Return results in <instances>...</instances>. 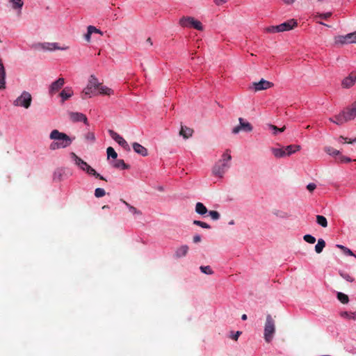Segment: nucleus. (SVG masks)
Listing matches in <instances>:
<instances>
[{
	"label": "nucleus",
	"instance_id": "39",
	"mask_svg": "<svg viewBox=\"0 0 356 356\" xmlns=\"http://www.w3.org/2000/svg\"><path fill=\"white\" fill-rule=\"evenodd\" d=\"M268 127H269V129L273 130V134L274 135H276L277 134V132H283L286 129L285 126L282 127V128H278L273 124H269Z\"/></svg>",
	"mask_w": 356,
	"mask_h": 356
},
{
	"label": "nucleus",
	"instance_id": "60",
	"mask_svg": "<svg viewBox=\"0 0 356 356\" xmlns=\"http://www.w3.org/2000/svg\"><path fill=\"white\" fill-rule=\"evenodd\" d=\"M3 69H5L4 66L3 65V63H2L1 60L0 59V70H3Z\"/></svg>",
	"mask_w": 356,
	"mask_h": 356
},
{
	"label": "nucleus",
	"instance_id": "13",
	"mask_svg": "<svg viewBox=\"0 0 356 356\" xmlns=\"http://www.w3.org/2000/svg\"><path fill=\"white\" fill-rule=\"evenodd\" d=\"M70 155L71 159L74 161V163L82 170L85 171V168L88 167V164L79 157L74 152H71Z\"/></svg>",
	"mask_w": 356,
	"mask_h": 356
},
{
	"label": "nucleus",
	"instance_id": "59",
	"mask_svg": "<svg viewBox=\"0 0 356 356\" xmlns=\"http://www.w3.org/2000/svg\"><path fill=\"white\" fill-rule=\"evenodd\" d=\"M248 318V316L246 314H243L242 316H241V319L243 321H245L246 319Z\"/></svg>",
	"mask_w": 356,
	"mask_h": 356
},
{
	"label": "nucleus",
	"instance_id": "33",
	"mask_svg": "<svg viewBox=\"0 0 356 356\" xmlns=\"http://www.w3.org/2000/svg\"><path fill=\"white\" fill-rule=\"evenodd\" d=\"M325 152L331 156H339L340 154V152L332 147H325Z\"/></svg>",
	"mask_w": 356,
	"mask_h": 356
},
{
	"label": "nucleus",
	"instance_id": "15",
	"mask_svg": "<svg viewBox=\"0 0 356 356\" xmlns=\"http://www.w3.org/2000/svg\"><path fill=\"white\" fill-rule=\"evenodd\" d=\"M297 22L292 19L280 24L279 26L281 29V32H283L293 29L294 27L297 26Z\"/></svg>",
	"mask_w": 356,
	"mask_h": 356
},
{
	"label": "nucleus",
	"instance_id": "3",
	"mask_svg": "<svg viewBox=\"0 0 356 356\" xmlns=\"http://www.w3.org/2000/svg\"><path fill=\"white\" fill-rule=\"evenodd\" d=\"M232 159L229 150L227 149L222 155V159H220L213 166L212 172L215 176L222 178L225 172L229 168V162Z\"/></svg>",
	"mask_w": 356,
	"mask_h": 356
},
{
	"label": "nucleus",
	"instance_id": "35",
	"mask_svg": "<svg viewBox=\"0 0 356 356\" xmlns=\"http://www.w3.org/2000/svg\"><path fill=\"white\" fill-rule=\"evenodd\" d=\"M47 49L49 50H55V49L66 50L68 49V47H58L57 43H48Z\"/></svg>",
	"mask_w": 356,
	"mask_h": 356
},
{
	"label": "nucleus",
	"instance_id": "6",
	"mask_svg": "<svg viewBox=\"0 0 356 356\" xmlns=\"http://www.w3.org/2000/svg\"><path fill=\"white\" fill-rule=\"evenodd\" d=\"M179 24L182 27H193L198 31L203 30L202 23L192 17H183L179 19Z\"/></svg>",
	"mask_w": 356,
	"mask_h": 356
},
{
	"label": "nucleus",
	"instance_id": "12",
	"mask_svg": "<svg viewBox=\"0 0 356 356\" xmlns=\"http://www.w3.org/2000/svg\"><path fill=\"white\" fill-rule=\"evenodd\" d=\"M108 133L110 136L115 140L120 146L123 147L124 148L127 149L129 148V145L127 143V141L121 136H120L117 132L114 131L113 130H108Z\"/></svg>",
	"mask_w": 356,
	"mask_h": 356
},
{
	"label": "nucleus",
	"instance_id": "51",
	"mask_svg": "<svg viewBox=\"0 0 356 356\" xmlns=\"http://www.w3.org/2000/svg\"><path fill=\"white\" fill-rule=\"evenodd\" d=\"M241 332L237 331L233 336H232V339L235 341H237L239 336L241 335Z\"/></svg>",
	"mask_w": 356,
	"mask_h": 356
},
{
	"label": "nucleus",
	"instance_id": "46",
	"mask_svg": "<svg viewBox=\"0 0 356 356\" xmlns=\"http://www.w3.org/2000/svg\"><path fill=\"white\" fill-rule=\"evenodd\" d=\"M88 29H89V33H97L101 35H103V33L99 29H97L96 27L93 26H88Z\"/></svg>",
	"mask_w": 356,
	"mask_h": 356
},
{
	"label": "nucleus",
	"instance_id": "19",
	"mask_svg": "<svg viewBox=\"0 0 356 356\" xmlns=\"http://www.w3.org/2000/svg\"><path fill=\"white\" fill-rule=\"evenodd\" d=\"M193 130L189 127L181 126L179 131V135L184 138L187 139L192 136Z\"/></svg>",
	"mask_w": 356,
	"mask_h": 356
},
{
	"label": "nucleus",
	"instance_id": "26",
	"mask_svg": "<svg viewBox=\"0 0 356 356\" xmlns=\"http://www.w3.org/2000/svg\"><path fill=\"white\" fill-rule=\"evenodd\" d=\"M195 211L200 215H204L208 212V210L202 203L197 202L195 205Z\"/></svg>",
	"mask_w": 356,
	"mask_h": 356
},
{
	"label": "nucleus",
	"instance_id": "47",
	"mask_svg": "<svg viewBox=\"0 0 356 356\" xmlns=\"http://www.w3.org/2000/svg\"><path fill=\"white\" fill-rule=\"evenodd\" d=\"M341 139L344 140V143L353 144L354 143H356V138L355 139L351 140V139H349L348 138H345V137L341 136L339 137V140H341Z\"/></svg>",
	"mask_w": 356,
	"mask_h": 356
},
{
	"label": "nucleus",
	"instance_id": "17",
	"mask_svg": "<svg viewBox=\"0 0 356 356\" xmlns=\"http://www.w3.org/2000/svg\"><path fill=\"white\" fill-rule=\"evenodd\" d=\"M133 149L136 153L143 156H145L147 155V149L138 143H133Z\"/></svg>",
	"mask_w": 356,
	"mask_h": 356
},
{
	"label": "nucleus",
	"instance_id": "11",
	"mask_svg": "<svg viewBox=\"0 0 356 356\" xmlns=\"http://www.w3.org/2000/svg\"><path fill=\"white\" fill-rule=\"evenodd\" d=\"M65 79L63 78H58L56 81H54L49 88V94L52 96L58 92L64 86Z\"/></svg>",
	"mask_w": 356,
	"mask_h": 356
},
{
	"label": "nucleus",
	"instance_id": "42",
	"mask_svg": "<svg viewBox=\"0 0 356 356\" xmlns=\"http://www.w3.org/2000/svg\"><path fill=\"white\" fill-rule=\"evenodd\" d=\"M303 238L306 242L310 244H314L316 242V238L310 234L305 235Z\"/></svg>",
	"mask_w": 356,
	"mask_h": 356
},
{
	"label": "nucleus",
	"instance_id": "29",
	"mask_svg": "<svg viewBox=\"0 0 356 356\" xmlns=\"http://www.w3.org/2000/svg\"><path fill=\"white\" fill-rule=\"evenodd\" d=\"M113 167L121 169H128L129 166L127 165L124 160L118 159L113 163Z\"/></svg>",
	"mask_w": 356,
	"mask_h": 356
},
{
	"label": "nucleus",
	"instance_id": "20",
	"mask_svg": "<svg viewBox=\"0 0 356 356\" xmlns=\"http://www.w3.org/2000/svg\"><path fill=\"white\" fill-rule=\"evenodd\" d=\"M188 246L184 245L178 248L175 252V256L178 258L185 257L188 252Z\"/></svg>",
	"mask_w": 356,
	"mask_h": 356
},
{
	"label": "nucleus",
	"instance_id": "1",
	"mask_svg": "<svg viewBox=\"0 0 356 356\" xmlns=\"http://www.w3.org/2000/svg\"><path fill=\"white\" fill-rule=\"evenodd\" d=\"M49 138L54 140L49 145L51 150L66 148L72 143V139L66 134L60 132L57 129H54L49 134Z\"/></svg>",
	"mask_w": 356,
	"mask_h": 356
},
{
	"label": "nucleus",
	"instance_id": "14",
	"mask_svg": "<svg viewBox=\"0 0 356 356\" xmlns=\"http://www.w3.org/2000/svg\"><path fill=\"white\" fill-rule=\"evenodd\" d=\"M70 120L74 122H83L84 124H88V119L86 115L81 113L72 112L70 114Z\"/></svg>",
	"mask_w": 356,
	"mask_h": 356
},
{
	"label": "nucleus",
	"instance_id": "4",
	"mask_svg": "<svg viewBox=\"0 0 356 356\" xmlns=\"http://www.w3.org/2000/svg\"><path fill=\"white\" fill-rule=\"evenodd\" d=\"M99 86L98 79L94 76L91 75L88 80L87 86L83 90L81 97L82 99H86L90 97L92 95H96V90H97Z\"/></svg>",
	"mask_w": 356,
	"mask_h": 356
},
{
	"label": "nucleus",
	"instance_id": "38",
	"mask_svg": "<svg viewBox=\"0 0 356 356\" xmlns=\"http://www.w3.org/2000/svg\"><path fill=\"white\" fill-rule=\"evenodd\" d=\"M200 269L202 273L207 274V275H212L213 273V270L211 269V268L209 266H202L200 267Z\"/></svg>",
	"mask_w": 356,
	"mask_h": 356
},
{
	"label": "nucleus",
	"instance_id": "58",
	"mask_svg": "<svg viewBox=\"0 0 356 356\" xmlns=\"http://www.w3.org/2000/svg\"><path fill=\"white\" fill-rule=\"evenodd\" d=\"M284 1L287 4H291L294 2V0H284Z\"/></svg>",
	"mask_w": 356,
	"mask_h": 356
},
{
	"label": "nucleus",
	"instance_id": "18",
	"mask_svg": "<svg viewBox=\"0 0 356 356\" xmlns=\"http://www.w3.org/2000/svg\"><path fill=\"white\" fill-rule=\"evenodd\" d=\"M97 90H99V93L104 95H108L111 96V95H113V90L108 88L107 86H105L102 85V83L99 82V86Z\"/></svg>",
	"mask_w": 356,
	"mask_h": 356
},
{
	"label": "nucleus",
	"instance_id": "40",
	"mask_svg": "<svg viewBox=\"0 0 356 356\" xmlns=\"http://www.w3.org/2000/svg\"><path fill=\"white\" fill-rule=\"evenodd\" d=\"M106 194L105 190L102 188H97L95 191V195L96 197H102Z\"/></svg>",
	"mask_w": 356,
	"mask_h": 356
},
{
	"label": "nucleus",
	"instance_id": "16",
	"mask_svg": "<svg viewBox=\"0 0 356 356\" xmlns=\"http://www.w3.org/2000/svg\"><path fill=\"white\" fill-rule=\"evenodd\" d=\"M73 95V90L70 87L65 88L59 94V96L61 97L62 102H64L65 100L70 99Z\"/></svg>",
	"mask_w": 356,
	"mask_h": 356
},
{
	"label": "nucleus",
	"instance_id": "61",
	"mask_svg": "<svg viewBox=\"0 0 356 356\" xmlns=\"http://www.w3.org/2000/svg\"><path fill=\"white\" fill-rule=\"evenodd\" d=\"M109 209V206L108 205H104L102 207V209Z\"/></svg>",
	"mask_w": 356,
	"mask_h": 356
},
{
	"label": "nucleus",
	"instance_id": "53",
	"mask_svg": "<svg viewBox=\"0 0 356 356\" xmlns=\"http://www.w3.org/2000/svg\"><path fill=\"white\" fill-rule=\"evenodd\" d=\"M227 1V0H214V3L217 5V6H220L225 3H226Z\"/></svg>",
	"mask_w": 356,
	"mask_h": 356
},
{
	"label": "nucleus",
	"instance_id": "32",
	"mask_svg": "<svg viewBox=\"0 0 356 356\" xmlns=\"http://www.w3.org/2000/svg\"><path fill=\"white\" fill-rule=\"evenodd\" d=\"M316 222L318 225H320L323 227H326L327 226V219L323 216H321V215L316 216Z\"/></svg>",
	"mask_w": 356,
	"mask_h": 356
},
{
	"label": "nucleus",
	"instance_id": "62",
	"mask_svg": "<svg viewBox=\"0 0 356 356\" xmlns=\"http://www.w3.org/2000/svg\"><path fill=\"white\" fill-rule=\"evenodd\" d=\"M58 179L59 181L61 180V174L60 173L58 175Z\"/></svg>",
	"mask_w": 356,
	"mask_h": 356
},
{
	"label": "nucleus",
	"instance_id": "28",
	"mask_svg": "<svg viewBox=\"0 0 356 356\" xmlns=\"http://www.w3.org/2000/svg\"><path fill=\"white\" fill-rule=\"evenodd\" d=\"M336 247L341 250L345 254L348 256H353L356 258V255L352 252L351 250L347 247L339 244L336 245Z\"/></svg>",
	"mask_w": 356,
	"mask_h": 356
},
{
	"label": "nucleus",
	"instance_id": "52",
	"mask_svg": "<svg viewBox=\"0 0 356 356\" xmlns=\"http://www.w3.org/2000/svg\"><path fill=\"white\" fill-rule=\"evenodd\" d=\"M193 241L195 243H199L201 241V236L200 235H195L193 236Z\"/></svg>",
	"mask_w": 356,
	"mask_h": 356
},
{
	"label": "nucleus",
	"instance_id": "7",
	"mask_svg": "<svg viewBox=\"0 0 356 356\" xmlns=\"http://www.w3.org/2000/svg\"><path fill=\"white\" fill-rule=\"evenodd\" d=\"M31 95L29 92L24 91L22 95L15 100L14 105L29 108L31 106Z\"/></svg>",
	"mask_w": 356,
	"mask_h": 356
},
{
	"label": "nucleus",
	"instance_id": "57",
	"mask_svg": "<svg viewBox=\"0 0 356 356\" xmlns=\"http://www.w3.org/2000/svg\"><path fill=\"white\" fill-rule=\"evenodd\" d=\"M146 42L148 43L150 46H152L153 44L152 43V41L151 40L150 38H148L147 40H146Z\"/></svg>",
	"mask_w": 356,
	"mask_h": 356
},
{
	"label": "nucleus",
	"instance_id": "10",
	"mask_svg": "<svg viewBox=\"0 0 356 356\" xmlns=\"http://www.w3.org/2000/svg\"><path fill=\"white\" fill-rule=\"evenodd\" d=\"M273 86V83L264 79H261L259 82H254L251 86L255 92L266 90Z\"/></svg>",
	"mask_w": 356,
	"mask_h": 356
},
{
	"label": "nucleus",
	"instance_id": "24",
	"mask_svg": "<svg viewBox=\"0 0 356 356\" xmlns=\"http://www.w3.org/2000/svg\"><path fill=\"white\" fill-rule=\"evenodd\" d=\"M85 171L90 175H93L96 178H99L101 180H106V179L102 177L101 175L97 173L95 169H93L90 165H88L86 168H85Z\"/></svg>",
	"mask_w": 356,
	"mask_h": 356
},
{
	"label": "nucleus",
	"instance_id": "41",
	"mask_svg": "<svg viewBox=\"0 0 356 356\" xmlns=\"http://www.w3.org/2000/svg\"><path fill=\"white\" fill-rule=\"evenodd\" d=\"M193 224L196 225H198V226H200V227H201L202 228H205V229H210L211 228V226L209 224H207V223H206L204 222L200 221V220H195L193 221Z\"/></svg>",
	"mask_w": 356,
	"mask_h": 356
},
{
	"label": "nucleus",
	"instance_id": "50",
	"mask_svg": "<svg viewBox=\"0 0 356 356\" xmlns=\"http://www.w3.org/2000/svg\"><path fill=\"white\" fill-rule=\"evenodd\" d=\"M6 88V79H0V90H3Z\"/></svg>",
	"mask_w": 356,
	"mask_h": 356
},
{
	"label": "nucleus",
	"instance_id": "30",
	"mask_svg": "<svg viewBox=\"0 0 356 356\" xmlns=\"http://www.w3.org/2000/svg\"><path fill=\"white\" fill-rule=\"evenodd\" d=\"M340 316L342 318L346 319H356V312H342L340 313Z\"/></svg>",
	"mask_w": 356,
	"mask_h": 356
},
{
	"label": "nucleus",
	"instance_id": "36",
	"mask_svg": "<svg viewBox=\"0 0 356 356\" xmlns=\"http://www.w3.org/2000/svg\"><path fill=\"white\" fill-rule=\"evenodd\" d=\"M280 29H281L280 28V26L277 25V26H268V27L265 29V31L267 33H280V32H281Z\"/></svg>",
	"mask_w": 356,
	"mask_h": 356
},
{
	"label": "nucleus",
	"instance_id": "43",
	"mask_svg": "<svg viewBox=\"0 0 356 356\" xmlns=\"http://www.w3.org/2000/svg\"><path fill=\"white\" fill-rule=\"evenodd\" d=\"M338 162L340 163H349L351 161V159L343 155L339 154V157L337 159Z\"/></svg>",
	"mask_w": 356,
	"mask_h": 356
},
{
	"label": "nucleus",
	"instance_id": "27",
	"mask_svg": "<svg viewBox=\"0 0 356 356\" xmlns=\"http://www.w3.org/2000/svg\"><path fill=\"white\" fill-rule=\"evenodd\" d=\"M325 247V241L323 238H319L318 240L317 244L315 246L316 252L318 254L321 253Z\"/></svg>",
	"mask_w": 356,
	"mask_h": 356
},
{
	"label": "nucleus",
	"instance_id": "55",
	"mask_svg": "<svg viewBox=\"0 0 356 356\" xmlns=\"http://www.w3.org/2000/svg\"><path fill=\"white\" fill-rule=\"evenodd\" d=\"M92 33H89V29H88L87 33L85 35V39L86 41L90 42V36Z\"/></svg>",
	"mask_w": 356,
	"mask_h": 356
},
{
	"label": "nucleus",
	"instance_id": "9",
	"mask_svg": "<svg viewBox=\"0 0 356 356\" xmlns=\"http://www.w3.org/2000/svg\"><path fill=\"white\" fill-rule=\"evenodd\" d=\"M238 121L239 124L232 129L233 134H236L239 133L241 131H243L245 132H250L252 131L253 128L250 123L245 121L244 119L242 118H239Z\"/></svg>",
	"mask_w": 356,
	"mask_h": 356
},
{
	"label": "nucleus",
	"instance_id": "34",
	"mask_svg": "<svg viewBox=\"0 0 356 356\" xmlns=\"http://www.w3.org/2000/svg\"><path fill=\"white\" fill-rule=\"evenodd\" d=\"M10 2L13 9H21L24 4L22 0H10Z\"/></svg>",
	"mask_w": 356,
	"mask_h": 356
},
{
	"label": "nucleus",
	"instance_id": "48",
	"mask_svg": "<svg viewBox=\"0 0 356 356\" xmlns=\"http://www.w3.org/2000/svg\"><path fill=\"white\" fill-rule=\"evenodd\" d=\"M341 275L347 281L350 282H353L354 281V279L350 276L348 274H342L341 273Z\"/></svg>",
	"mask_w": 356,
	"mask_h": 356
},
{
	"label": "nucleus",
	"instance_id": "31",
	"mask_svg": "<svg viewBox=\"0 0 356 356\" xmlns=\"http://www.w3.org/2000/svg\"><path fill=\"white\" fill-rule=\"evenodd\" d=\"M337 296V299L343 304H347L349 301L348 296L342 292H338Z\"/></svg>",
	"mask_w": 356,
	"mask_h": 356
},
{
	"label": "nucleus",
	"instance_id": "5",
	"mask_svg": "<svg viewBox=\"0 0 356 356\" xmlns=\"http://www.w3.org/2000/svg\"><path fill=\"white\" fill-rule=\"evenodd\" d=\"M275 331V321L270 314L266 316V321L264 327V339L266 342L271 341L273 337V334Z\"/></svg>",
	"mask_w": 356,
	"mask_h": 356
},
{
	"label": "nucleus",
	"instance_id": "21",
	"mask_svg": "<svg viewBox=\"0 0 356 356\" xmlns=\"http://www.w3.org/2000/svg\"><path fill=\"white\" fill-rule=\"evenodd\" d=\"M300 146L298 145H290L284 149L286 150V156H290L293 153H295L300 149Z\"/></svg>",
	"mask_w": 356,
	"mask_h": 356
},
{
	"label": "nucleus",
	"instance_id": "54",
	"mask_svg": "<svg viewBox=\"0 0 356 356\" xmlns=\"http://www.w3.org/2000/svg\"><path fill=\"white\" fill-rule=\"evenodd\" d=\"M86 138L88 139V140H95V136L92 133H88L87 135H86Z\"/></svg>",
	"mask_w": 356,
	"mask_h": 356
},
{
	"label": "nucleus",
	"instance_id": "8",
	"mask_svg": "<svg viewBox=\"0 0 356 356\" xmlns=\"http://www.w3.org/2000/svg\"><path fill=\"white\" fill-rule=\"evenodd\" d=\"M336 44H345L356 42V32L348 33L346 35H338L334 38Z\"/></svg>",
	"mask_w": 356,
	"mask_h": 356
},
{
	"label": "nucleus",
	"instance_id": "22",
	"mask_svg": "<svg viewBox=\"0 0 356 356\" xmlns=\"http://www.w3.org/2000/svg\"><path fill=\"white\" fill-rule=\"evenodd\" d=\"M355 81H356V76L353 77L352 76H349L343 80L342 86L344 88H348L355 84Z\"/></svg>",
	"mask_w": 356,
	"mask_h": 356
},
{
	"label": "nucleus",
	"instance_id": "2",
	"mask_svg": "<svg viewBox=\"0 0 356 356\" xmlns=\"http://www.w3.org/2000/svg\"><path fill=\"white\" fill-rule=\"evenodd\" d=\"M355 117L356 101L351 104L350 108H347L346 110L343 111L338 115H334L333 118H330L329 120L338 125H341L349 120H353Z\"/></svg>",
	"mask_w": 356,
	"mask_h": 356
},
{
	"label": "nucleus",
	"instance_id": "64",
	"mask_svg": "<svg viewBox=\"0 0 356 356\" xmlns=\"http://www.w3.org/2000/svg\"><path fill=\"white\" fill-rule=\"evenodd\" d=\"M56 175H57V172H55V173H54V179H56Z\"/></svg>",
	"mask_w": 356,
	"mask_h": 356
},
{
	"label": "nucleus",
	"instance_id": "63",
	"mask_svg": "<svg viewBox=\"0 0 356 356\" xmlns=\"http://www.w3.org/2000/svg\"><path fill=\"white\" fill-rule=\"evenodd\" d=\"M56 142H63V139H56Z\"/></svg>",
	"mask_w": 356,
	"mask_h": 356
},
{
	"label": "nucleus",
	"instance_id": "56",
	"mask_svg": "<svg viewBox=\"0 0 356 356\" xmlns=\"http://www.w3.org/2000/svg\"><path fill=\"white\" fill-rule=\"evenodd\" d=\"M0 79H6V70H5V69L0 70Z\"/></svg>",
	"mask_w": 356,
	"mask_h": 356
},
{
	"label": "nucleus",
	"instance_id": "37",
	"mask_svg": "<svg viewBox=\"0 0 356 356\" xmlns=\"http://www.w3.org/2000/svg\"><path fill=\"white\" fill-rule=\"evenodd\" d=\"M106 152L108 158L112 157L113 159H116L118 157V154L112 147H108Z\"/></svg>",
	"mask_w": 356,
	"mask_h": 356
},
{
	"label": "nucleus",
	"instance_id": "23",
	"mask_svg": "<svg viewBox=\"0 0 356 356\" xmlns=\"http://www.w3.org/2000/svg\"><path fill=\"white\" fill-rule=\"evenodd\" d=\"M271 152H272L273 154L275 156V157H276V158H282V157L286 156V150L284 149V147H282V148L273 147V148H271Z\"/></svg>",
	"mask_w": 356,
	"mask_h": 356
},
{
	"label": "nucleus",
	"instance_id": "25",
	"mask_svg": "<svg viewBox=\"0 0 356 356\" xmlns=\"http://www.w3.org/2000/svg\"><path fill=\"white\" fill-rule=\"evenodd\" d=\"M120 201L122 202H123L129 209V211L133 213L134 215H138V216H141L142 215V211L138 210V209H136V207H134V206H131V204H129L127 202H126L125 200L121 199Z\"/></svg>",
	"mask_w": 356,
	"mask_h": 356
},
{
	"label": "nucleus",
	"instance_id": "45",
	"mask_svg": "<svg viewBox=\"0 0 356 356\" xmlns=\"http://www.w3.org/2000/svg\"><path fill=\"white\" fill-rule=\"evenodd\" d=\"M332 16V13L328 12L325 13L318 14L315 16V18L320 17L321 19H326Z\"/></svg>",
	"mask_w": 356,
	"mask_h": 356
},
{
	"label": "nucleus",
	"instance_id": "44",
	"mask_svg": "<svg viewBox=\"0 0 356 356\" xmlns=\"http://www.w3.org/2000/svg\"><path fill=\"white\" fill-rule=\"evenodd\" d=\"M209 214L211 216V218L214 220H218L220 217V213L216 211H210L209 212Z\"/></svg>",
	"mask_w": 356,
	"mask_h": 356
},
{
	"label": "nucleus",
	"instance_id": "49",
	"mask_svg": "<svg viewBox=\"0 0 356 356\" xmlns=\"http://www.w3.org/2000/svg\"><path fill=\"white\" fill-rule=\"evenodd\" d=\"M316 185L314 183H310L307 186V189L310 192H312L313 191H314L316 189Z\"/></svg>",
	"mask_w": 356,
	"mask_h": 356
}]
</instances>
